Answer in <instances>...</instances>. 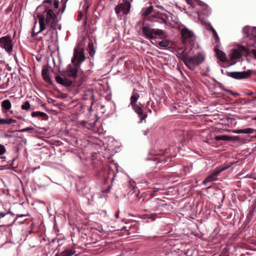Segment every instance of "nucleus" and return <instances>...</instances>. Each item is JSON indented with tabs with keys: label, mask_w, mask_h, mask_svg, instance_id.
Wrapping results in <instances>:
<instances>
[{
	"label": "nucleus",
	"mask_w": 256,
	"mask_h": 256,
	"mask_svg": "<svg viewBox=\"0 0 256 256\" xmlns=\"http://www.w3.org/2000/svg\"><path fill=\"white\" fill-rule=\"evenodd\" d=\"M54 256H60V254H56Z\"/></svg>",
	"instance_id": "43"
},
{
	"label": "nucleus",
	"mask_w": 256,
	"mask_h": 256,
	"mask_svg": "<svg viewBox=\"0 0 256 256\" xmlns=\"http://www.w3.org/2000/svg\"><path fill=\"white\" fill-rule=\"evenodd\" d=\"M26 216V215H24V214H20V215L18 216L20 217V218H22V217L24 216Z\"/></svg>",
	"instance_id": "41"
},
{
	"label": "nucleus",
	"mask_w": 256,
	"mask_h": 256,
	"mask_svg": "<svg viewBox=\"0 0 256 256\" xmlns=\"http://www.w3.org/2000/svg\"><path fill=\"white\" fill-rule=\"evenodd\" d=\"M230 166H222L216 168L210 174L207 176L202 182L204 184H206L208 182H212L216 181L218 180V176L224 170L228 168Z\"/></svg>",
	"instance_id": "9"
},
{
	"label": "nucleus",
	"mask_w": 256,
	"mask_h": 256,
	"mask_svg": "<svg viewBox=\"0 0 256 256\" xmlns=\"http://www.w3.org/2000/svg\"><path fill=\"white\" fill-rule=\"evenodd\" d=\"M76 253L74 249H66L60 253V256H72Z\"/></svg>",
	"instance_id": "19"
},
{
	"label": "nucleus",
	"mask_w": 256,
	"mask_h": 256,
	"mask_svg": "<svg viewBox=\"0 0 256 256\" xmlns=\"http://www.w3.org/2000/svg\"><path fill=\"white\" fill-rule=\"evenodd\" d=\"M16 122V120L12 118H0V124H10Z\"/></svg>",
	"instance_id": "20"
},
{
	"label": "nucleus",
	"mask_w": 256,
	"mask_h": 256,
	"mask_svg": "<svg viewBox=\"0 0 256 256\" xmlns=\"http://www.w3.org/2000/svg\"><path fill=\"white\" fill-rule=\"evenodd\" d=\"M1 105L2 108L6 110H9L12 107L11 103L8 100H3Z\"/></svg>",
	"instance_id": "21"
},
{
	"label": "nucleus",
	"mask_w": 256,
	"mask_h": 256,
	"mask_svg": "<svg viewBox=\"0 0 256 256\" xmlns=\"http://www.w3.org/2000/svg\"><path fill=\"white\" fill-rule=\"evenodd\" d=\"M134 112L139 116L144 114L143 110L142 108L136 104L130 105Z\"/></svg>",
	"instance_id": "22"
},
{
	"label": "nucleus",
	"mask_w": 256,
	"mask_h": 256,
	"mask_svg": "<svg viewBox=\"0 0 256 256\" xmlns=\"http://www.w3.org/2000/svg\"><path fill=\"white\" fill-rule=\"evenodd\" d=\"M252 74L250 70L242 72H232L230 76L236 79H242L248 78Z\"/></svg>",
	"instance_id": "11"
},
{
	"label": "nucleus",
	"mask_w": 256,
	"mask_h": 256,
	"mask_svg": "<svg viewBox=\"0 0 256 256\" xmlns=\"http://www.w3.org/2000/svg\"><path fill=\"white\" fill-rule=\"evenodd\" d=\"M22 110H28L30 108V104L28 101H26L21 106Z\"/></svg>",
	"instance_id": "28"
},
{
	"label": "nucleus",
	"mask_w": 256,
	"mask_h": 256,
	"mask_svg": "<svg viewBox=\"0 0 256 256\" xmlns=\"http://www.w3.org/2000/svg\"><path fill=\"white\" fill-rule=\"evenodd\" d=\"M234 134H242V129L235 130L233 131Z\"/></svg>",
	"instance_id": "33"
},
{
	"label": "nucleus",
	"mask_w": 256,
	"mask_h": 256,
	"mask_svg": "<svg viewBox=\"0 0 256 256\" xmlns=\"http://www.w3.org/2000/svg\"><path fill=\"white\" fill-rule=\"evenodd\" d=\"M146 118V116L144 115V116L142 118H141L140 122H142V120H144Z\"/></svg>",
	"instance_id": "40"
},
{
	"label": "nucleus",
	"mask_w": 256,
	"mask_h": 256,
	"mask_svg": "<svg viewBox=\"0 0 256 256\" xmlns=\"http://www.w3.org/2000/svg\"><path fill=\"white\" fill-rule=\"evenodd\" d=\"M150 218H152V220H155V218H154L153 217H150Z\"/></svg>",
	"instance_id": "44"
},
{
	"label": "nucleus",
	"mask_w": 256,
	"mask_h": 256,
	"mask_svg": "<svg viewBox=\"0 0 256 256\" xmlns=\"http://www.w3.org/2000/svg\"><path fill=\"white\" fill-rule=\"evenodd\" d=\"M147 204L150 211H156L158 206V202L156 200L148 201Z\"/></svg>",
	"instance_id": "17"
},
{
	"label": "nucleus",
	"mask_w": 256,
	"mask_h": 256,
	"mask_svg": "<svg viewBox=\"0 0 256 256\" xmlns=\"http://www.w3.org/2000/svg\"><path fill=\"white\" fill-rule=\"evenodd\" d=\"M216 55L217 56L218 58L222 62H224L226 60V55L224 52L220 50H216Z\"/></svg>",
	"instance_id": "18"
},
{
	"label": "nucleus",
	"mask_w": 256,
	"mask_h": 256,
	"mask_svg": "<svg viewBox=\"0 0 256 256\" xmlns=\"http://www.w3.org/2000/svg\"><path fill=\"white\" fill-rule=\"evenodd\" d=\"M0 47L11 54L13 49L12 40L10 36L8 35L0 38Z\"/></svg>",
	"instance_id": "7"
},
{
	"label": "nucleus",
	"mask_w": 256,
	"mask_h": 256,
	"mask_svg": "<svg viewBox=\"0 0 256 256\" xmlns=\"http://www.w3.org/2000/svg\"><path fill=\"white\" fill-rule=\"evenodd\" d=\"M144 36L154 45L160 49L169 48L170 42L164 40L166 35L164 30L158 28H152L148 26H145L142 28Z\"/></svg>",
	"instance_id": "2"
},
{
	"label": "nucleus",
	"mask_w": 256,
	"mask_h": 256,
	"mask_svg": "<svg viewBox=\"0 0 256 256\" xmlns=\"http://www.w3.org/2000/svg\"><path fill=\"white\" fill-rule=\"evenodd\" d=\"M16 131L12 130V131H8L6 132H4L3 134V137L6 138H14V136L13 134Z\"/></svg>",
	"instance_id": "26"
},
{
	"label": "nucleus",
	"mask_w": 256,
	"mask_h": 256,
	"mask_svg": "<svg viewBox=\"0 0 256 256\" xmlns=\"http://www.w3.org/2000/svg\"><path fill=\"white\" fill-rule=\"evenodd\" d=\"M181 34L182 38V42L184 44H186L188 43H191L196 39L194 33L186 26H183L182 28Z\"/></svg>",
	"instance_id": "8"
},
{
	"label": "nucleus",
	"mask_w": 256,
	"mask_h": 256,
	"mask_svg": "<svg viewBox=\"0 0 256 256\" xmlns=\"http://www.w3.org/2000/svg\"><path fill=\"white\" fill-rule=\"evenodd\" d=\"M6 215V213H4L3 212H0V219L2 218H4Z\"/></svg>",
	"instance_id": "37"
},
{
	"label": "nucleus",
	"mask_w": 256,
	"mask_h": 256,
	"mask_svg": "<svg viewBox=\"0 0 256 256\" xmlns=\"http://www.w3.org/2000/svg\"><path fill=\"white\" fill-rule=\"evenodd\" d=\"M253 120H256V117H254L252 118Z\"/></svg>",
	"instance_id": "45"
},
{
	"label": "nucleus",
	"mask_w": 256,
	"mask_h": 256,
	"mask_svg": "<svg viewBox=\"0 0 256 256\" xmlns=\"http://www.w3.org/2000/svg\"><path fill=\"white\" fill-rule=\"evenodd\" d=\"M130 8V3L126 0H122L121 3L116 6L114 10L117 14L122 12L124 14H126L129 12Z\"/></svg>",
	"instance_id": "10"
},
{
	"label": "nucleus",
	"mask_w": 256,
	"mask_h": 256,
	"mask_svg": "<svg viewBox=\"0 0 256 256\" xmlns=\"http://www.w3.org/2000/svg\"><path fill=\"white\" fill-rule=\"evenodd\" d=\"M215 139L216 140H225V141H229L231 140V138L230 136L226 135H219L216 136L215 137Z\"/></svg>",
	"instance_id": "23"
},
{
	"label": "nucleus",
	"mask_w": 256,
	"mask_h": 256,
	"mask_svg": "<svg viewBox=\"0 0 256 256\" xmlns=\"http://www.w3.org/2000/svg\"><path fill=\"white\" fill-rule=\"evenodd\" d=\"M149 112H152V110H148Z\"/></svg>",
	"instance_id": "47"
},
{
	"label": "nucleus",
	"mask_w": 256,
	"mask_h": 256,
	"mask_svg": "<svg viewBox=\"0 0 256 256\" xmlns=\"http://www.w3.org/2000/svg\"><path fill=\"white\" fill-rule=\"evenodd\" d=\"M139 98L140 95L138 92V90L136 89H134L132 92V94L130 98V102L129 106L132 104H136V102L138 99Z\"/></svg>",
	"instance_id": "14"
},
{
	"label": "nucleus",
	"mask_w": 256,
	"mask_h": 256,
	"mask_svg": "<svg viewBox=\"0 0 256 256\" xmlns=\"http://www.w3.org/2000/svg\"><path fill=\"white\" fill-rule=\"evenodd\" d=\"M56 80L58 83L65 86H68L72 84V80L60 76H57L56 77Z\"/></svg>",
	"instance_id": "13"
},
{
	"label": "nucleus",
	"mask_w": 256,
	"mask_h": 256,
	"mask_svg": "<svg viewBox=\"0 0 256 256\" xmlns=\"http://www.w3.org/2000/svg\"><path fill=\"white\" fill-rule=\"evenodd\" d=\"M42 76L46 82L48 84L52 83V79L50 76V70L44 66L42 72Z\"/></svg>",
	"instance_id": "12"
},
{
	"label": "nucleus",
	"mask_w": 256,
	"mask_h": 256,
	"mask_svg": "<svg viewBox=\"0 0 256 256\" xmlns=\"http://www.w3.org/2000/svg\"><path fill=\"white\" fill-rule=\"evenodd\" d=\"M115 218H116V219H118V216H119V211H118L116 214H115Z\"/></svg>",
	"instance_id": "39"
},
{
	"label": "nucleus",
	"mask_w": 256,
	"mask_h": 256,
	"mask_svg": "<svg viewBox=\"0 0 256 256\" xmlns=\"http://www.w3.org/2000/svg\"><path fill=\"white\" fill-rule=\"evenodd\" d=\"M142 132L144 136H147L149 132V130L146 128V130H143Z\"/></svg>",
	"instance_id": "34"
},
{
	"label": "nucleus",
	"mask_w": 256,
	"mask_h": 256,
	"mask_svg": "<svg viewBox=\"0 0 256 256\" xmlns=\"http://www.w3.org/2000/svg\"><path fill=\"white\" fill-rule=\"evenodd\" d=\"M88 50L90 55L92 56L95 53L94 44L92 42H90L88 44Z\"/></svg>",
	"instance_id": "25"
},
{
	"label": "nucleus",
	"mask_w": 256,
	"mask_h": 256,
	"mask_svg": "<svg viewBox=\"0 0 256 256\" xmlns=\"http://www.w3.org/2000/svg\"><path fill=\"white\" fill-rule=\"evenodd\" d=\"M211 29H212V32H213L214 34V36H216V38H218V34H217V33H216V30H215L214 28H211Z\"/></svg>",
	"instance_id": "35"
},
{
	"label": "nucleus",
	"mask_w": 256,
	"mask_h": 256,
	"mask_svg": "<svg viewBox=\"0 0 256 256\" xmlns=\"http://www.w3.org/2000/svg\"><path fill=\"white\" fill-rule=\"evenodd\" d=\"M253 101H254V100H247L246 102H244V104H249L251 103Z\"/></svg>",
	"instance_id": "38"
},
{
	"label": "nucleus",
	"mask_w": 256,
	"mask_h": 256,
	"mask_svg": "<svg viewBox=\"0 0 256 256\" xmlns=\"http://www.w3.org/2000/svg\"><path fill=\"white\" fill-rule=\"evenodd\" d=\"M205 56L202 52H198L193 56H185L182 61L190 70H194L195 67L202 64L204 60Z\"/></svg>",
	"instance_id": "3"
},
{
	"label": "nucleus",
	"mask_w": 256,
	"mask_h": 256,
	"mask_svg": "<svg viewBox=\"0 0 256 256\" xmlns=\"http://www.w3.org/2000/svg\"><path fill=\"white\" fill-rule=\"evenodd\" d=\"M85 60L84 50L82 48H76L74 50V56L72 62L75 66H79Z\"/></svg>",
	"instance_id": "5"
},
{
	"label": "nucleus",
	"mask_w": 256,
	"mask_h": 256,
	"mask_svg": "<svg viewBox=\"0 0 256 256\" xmlns=\"http://www.w3.org/2000/svg\"><path fill=\"white\" fill-rule=\"evenodd\" d=\"M153 10V6H150L148 8H143L141 12V15L144 17H146L149 15L152 12Z\"/></svg>",
	"instance_id": "16"
},
{
	"label": "nucleus",
	"mask_w": 256,
	"mask_h": 256,
	"mask_svg": "<svg viewBox=\"0 0 256 256\" xmlns=\"http://www.w3.org/2000/svg\"><path fill=\"white\" fill-rule=\"evenodd\" d=\"M175 19H176V18H175ZM174 22L176 23V22H176V20H174Z\"/></svg>",
	"instance_id": "46"
},
{
	"label": "nucleus",
	"mask_w": 256,
	"mask_h": 256,
	"mask_svg": "<svg viewBox=\"0 0 256 256\" xmlns=\"http://www.w3.org/2000/svg\"><path fill=\"white\" fill-rule=\"evenodd\" d=\"M192 8H195L198 15V18L202 20L204 17L208 16L210 14V8L205 4H199L198 2H193L189 0H186Z\"/></svg>",
	"instance_id": "4"
},
{
	"label": "nucleus",
	"mask_w": 256,
	"mask_h": 256,
	"mask_svg": "<svg viewBox=\"0 0 256 256\" xmlns=\"http://www.w3.org/2000/svg\"><path fill=\"white\" fill-rule=\"evenodd\" d=\"M32 117L40 116L42 118H44L47 116L46 114L44 112H41L39 111L34 112L32 114Z\"/></svg>",
	"instance_id": "24"
},
{
	"label": "nucleus",
	"mask_w": 256,
	"mask_h": 256,
	"mask_svg": "<svg viewBox=\"0 0 256 256\" xmlns=\"http://www.w3.org/2000/svg\"><path fill=\"white\" fill-rule=\"evenodd\" d=\"M160 8H162V9H163V7L162 6H160Z\"/></svg>",
	"instance_id": "48"
},
{
	"label": "nucleus",
	"mask_w": 256,
	"mask_h": 256,
	"mask_svg": "<svg viewBox=\"0 0 256 256\" xmlns=\"http://www.w3.org/2000/svg\"><path fill=\"white\" fill-rule=\"evenodd\" d=\"M32 129V128H23V129L19 130V132H27V131H28L30 130H31Z\"/></svg>",
	"instance_id": "32"
},
{
	"label": "nucleus",
	"mask_w": 256,
	"mask_h": 256,
	"mask_svg": "<svg viewBox=\"0 0 256 256\" xmlns=\"http://www.w3.org/2000/svg\"><path fill=\"white\" fill-rule=\"evenodd\" d=\"M67 74L69 76L76 77L77 74V70L75 67L68 66L67 68Z\"/></svg>",
	"instance_id": "15"
},
{
	"label": "nucleus",
	"mask_w": 256,
	"mask_h": 256,
	"mask_svg": "<svg viewBox=\"0 0 256 256\" xmlns=\"http://www.w3.org/2000/svg\"><path fill=\"white\" fill-rule=\"evenodd\" d=\"M254 130L252 128H246L242 129V134H252L254 132Z\"/></svg>",
	"instance_id": "29"
},
{
	"label": "nucleus",
	"mask_w": 256,
	"mask_h": 256,
	"mask_svg": "<svg viewBox=\"0 0 256 256\" xmlns=\"http://www.w3.org/2000/svg\"><path fill=\"white\" fill-rule=\"evenodd\" d=\"M252 94V92H250V93L246 94L248 96H250Z\"/></svg>",
	"instance_id": "42"
},
{
	"label": "nucleus",
	"mask_w": 256,
	"mask_h": 256,
	"mask_svg": "<svg viewBox=\"0 0 256 256\" xmlns=\"http://www.w3.org/2000/svg\"><path fill=\"white\" fill-rule=\"evenodd\" d=\"M6 152V149L4 146L0 144V155H2Z\"/></svg>",
	"instance_id": "30"
},
{
	"label": "nucleus",
	"mask_w": 256,
	"mask_h": 256,
	"mask_svg": "<svg viewBox=\"0 0 256 256\" xmlns=\"http://www.w3.org/2000/svg\"><path fill=\"white\" fill-rule=\"evenodd\" d=\"M252 54L254 56V57L256 58V50L255 49H253L252 51Z\"/></svg>",
	"instance_id": "36"
},
{
	"label": "nucleus",
	"mask_w": 256,
	"mask_h": 256,
	"mask_svg": "<svg viewBox=\"0 0 256 256\" xmlns=\"http://www.w3.org/2000/svg\"><path fill=\"white\" fill-rule=\"evenodd\" d=\"M169 16L166 14H162L160 12H156L154 14L148 17V20L151 22H156L160 24H166L167 20H169V16H172L170 13H168Z\"/></svg>",
	"instance_id": "6"
},
{
	"label": "nucleus",
	"mask_w": 256,
	"mask_h": 256,
	"mask_svg": "<svg viewBox=\"0 0 256 256\" xmlns=\"http://www.w3.org/2000/svg\"><path fill=\"white\" fill-rule=\"evenodd\" d=\"M240 54L238 52V50H234L231 54L232 58H240Z\"/></svg>",
	"instance_id": "27"
},
{
	"label": "nucleus",
	"mask_w": 256,
	"mask_h": 256,
	"mask_svg": "<svg viewBox=\"0 0 256 256\" xmlns=\"http://www.w3.org/2000/svg\"><path fill=\"white\" fill-rule=\"evenodd\" d=\"M44 2L50 4L49 6H40L37 8V11L44 10L43 14L38 13L37 16L39 20L40 30L36 31L35 26L32 30V35L34 36L40 34L44 30H47L46 32L44 35L45 40L48 42L53 41L54 34H57L56 29L60 30L61 26L58 24V22L60 19L58 16V2L53 1L52 0H44Z\"/></svg>",
	"instance_id": "1"
},
{
	"label": "nucleus",
	"mask_w": 256,
	"mask_h": 256,
	"mask_svg": "<svg viewBox=\"0 0 256 256\" xmlns=\"http://www.w3.org/2000/svg\"><path fill=\"white\" fill-rule=\"evenodd\" d=\"M242 30L244 33L247 36L249 32V28L248 26H244Z\"/></svg>",
	"instance_id": "31"
}]
</instances>
